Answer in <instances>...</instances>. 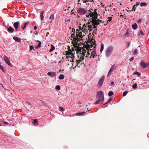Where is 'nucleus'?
Here are the masks:
<instances>
[{"label":"nucleus","mask_w":149,"mask_h":149,"mask_svg":"<svg viewBox=\"0 0 149 149\" xmlns=\"http://www.w3.org/2000/svg\"><path fill=\"white\" fill-rule=\"evenodd\" d=\"M104 47V45L103 43H102L101 44V46L100 47V52L101 53L103 51Z\"/></svg>","instance_id":"4be33fe9"},{"label":"nucleus","mask_w":149,"mask_h":149,"mask_svg":"<svg viewBox=\"0 0 149 149\" xmlns=\"http://www.w3.org/2000/svg\"><path fill=\"white\" fill-rule=\"evenodd\" d=\"M80 30H79V29H76V34H78L79 32V31Z\"/></svg>","instance_id":"c03bdc74"},{"label":"nucleus","mask_w":149,"mask_h":149,"mask_svg":"<svg viewBox=\"0 0 149 149\" xmlns=\"http://www.w3.org/2000/svg\"><path fill=\"white\" fill-rule=\"evenodd\" d=\"M13 39L15 41L19 42L20 41V39L17 37H13Z\"/></svg>","instance_id":"b1692460"},{"label":"nucleus","mask_w":149,"mask_h":149,"mask_svg":"<svg viewBox=\"0 0 149 149\" xmlns=\"http://www.w3.org/2000/svg\"><path fill=\"white\" fill-rule=\"evenodd\" d=\"M133 74L136 75H137L139 77L141 75V74L139 72L136 71L135 72L133 73Z\"/></svg>","instance_id":"bb28decb"},{"label":"nucleus","mask_w":149,"mask_h":149,"mask_svg":"<svg viewBox=\"0 0 149 149\" xmlns=\"http://www.w3.org/2000/svg\"><path fill=\"white\" fill-rule=\"evenodd\" d=\"M132 9L134 10V11H135L136 9V6L134 5L133 6Z\"/></svg>","instance_id":"a18cd8bd"},{"label":"nucleus","mask_w":149,"mask_h":149,"mask_svg":"<svg viewBox=\"0 0 149 149\" xmlns=\"http://www.w3.org/2000/svg\"><path fill=\"white\" fill-rule=\"evenodd\" d=\"M112 17H108V19L107 20V22H110L111 21Z\"/></svg>","instance_id":"ea45409f"},{"label":"nucleus","mask_w":149,"mask_h":149,"mask_svg":"<svg viewBox=\"0 0 149 149\" xmlns=\"http://www.w3.org/2000/svg\"><path fill=\"white\" fill-rule=\"evenodd\" d=\"M108 94L109 96L110 97L113 95V93L112 91H110L109 92Z\"/></svg>","instance_id":"7c9ffc66"},{"label":"nucleus","mask_w":149,"mask_h":149,"mask_svg":"<svg viewBox=\"0 0 149 149\" xmlns=\"http://www.w3.org/2000/svg\"><path fill=\"white\" fill-rule=\"evenodd\" d=\"M77 65L78 67H80V65L82 64L81 61L80 59H79L78 60H77Z\"/></svg>","instance_id":"5701e85b"},{"label":"nucleus","mask_w":149,"mask_h":149,"mask_svg":"<svg viewBox=\"0 0 149 149\" xmlns=\"http://www.w3.org/2000/svg\"><path fill=\"white\" fill-rule=\"evenodd\" d=\"M54 14H52L49 17V19L52 20H53L54 19Z\"/></svg>","instance_id":"c756f323"},{"label":"nucleus","mask_w":149,"mask_h":149,"mask_svg":"<svg viewBox=\"0 0 149 149\" xmlns=\"http://www.w3.org/2000/svg\"><path fill=\"white\" fill-rule=\"evenodd\" d=\"M82 31H80L78 33V34H76V36L75 35V30L74 28H73L72 29V32H73V33L71 35L72 38H73V39L75 41H79L82 39L83 36H84V34H82Z\"/></svg>","instance_id":"7ed1b4c3"},{"label":"nucleus","mask_w":149,"mask_h":149,"mask_svg":"<svg viewBox=\"0 0 149 149\" xmlns=\"http://www.w3.org/2000/svg\"><path fill=\"white\" fill-rule=\"evenodd\" d=\"M84 1H83V3H86V2H88L90 1L89 0H84Z\"/></svg>","instance_id":"8fccbe9b"},{"label":"nucleus","mask_w":149,"mask_h":149,"mask_svg":"<svg viewBox=\"0 0 149 149\" xmlns=\"http://www.w3.org/2000/svg\"><path fill=\"white\" fill-rule=\"evenodd\" d=\"M47 74L51 77H54L56 75L55 72H49L47 73Z\"/></svg>","instance_id":"ddd939ff"},{"label":"nucleus","mask_w":149,"mask_h":149,"mask_svg":"<svg viewBox=\"0 0 149 149\" xmlns=\"http://www.w3.org/2000/svg\"><path fill=\"white\" fill-rule=\"evenodd\" d=\"M112 99L111 98H110L109 99L108 102H107L105 104H107L110 102H111L112 101Z\"/></svg>","instance_id":"79ce46f5"},{"label":"nucleus","mask_w":149,"mask_h":149,"mask_svg":"<svg viewBox=\"0 0 149 149\" xmlns=\"http://www.w3.org/2000/svg\"><path fill=\"white\" fill-rule=\"evenodd\" d=\"M55 54H57L56 52V53H55Z\"/></svg>","instance_id":"338daca9"},{"label":"nucleus","mask_w":149,"mask_h":149,"mask_svg":"<svg viewBox=\"0 0 149 149\" xmlns=\"http://www.w3.org/2000/svg\"><path fill=\"white\" fill-rule=\"evenodd\" d=\"M55 49V47L52 45H51V48L49 51V52H52Z\"/></svg>","instance_id":"aec40b11"},{"label":"nucleus","mask_w":149,"mask_h":149,"mask_svg":"<svg viewBox=\"0 0 149 149\" xmlns=\"http://www.w3.org/2000/svg\"><path fill=\"white\" fill-rule=\"evenodd\" d=\"M137 85L136 83H135L132 85V87L134 88H136L137 87Z\"/></svg>","instance_id":"e433bc0d"},{"label":"nucleus","mask_w":149,"mask_h":149,"mask_svg":"<svg viewBox=\"0 0 149 149\" xmlns=\"http://www.w3.org/2000/svg\"><path fill=\"white\" fill-rule=\"evenodd\" d=\"M59 111H63L64 110L63 108V107H59Z\"/></svg>","instance_id":"a19ab883"},{"label":"nucleus","mask_w":149,"mask_h":149,"mask_svg":"<svg viewBox=\"0 0 149 149\" xmlns=\"http://www.w3.org/2000/svg\"><path fill=\"white\" fill-rule=\"evenodd\" d=\"M19 22H15L13 24V26L14 28L15 29V31H17V29H18L19 25Z\"/></svg>","instance_id":"4468645a"},{"label":"nucleus","mask_w":149,"mask_h":149,"mask_svg":"<svg viewBox=\"0 0 149 149\" xmlns=\"http://www.w3.org/2000/svg\"><path fill=\"white\" fill-rule=\"evenodd\" d=\"M132 0H131V1L132 2Z\"/></svg>","instance_id":"680f3d73"},{"label":"nucleus","mask_w":149,"mask_h":149,"mask_svg":"<svg viewBox=\"0 0 149 149\" xmlns=\"http://www.w3.org/2000/svg\"><path fill=\"white\" fill-rule=\"evenodd\" d=\"M79 28L80 30H81L83 33L86 35L88 33L89 31H92V30L93 28L95 29V27H94L92 25L90 22H88L87 23L83 24L81 28V26H79Z\"/></svg>","instance_id":"f03ea898"},{"label":"nucleus","mask_w":149,"mask_h":149,"mask_svg":"<svg viewBox=\"0 0 149 149\" xmlns=\"http://www.w3.org/2000/svg\"><path fill=\"white\" fill-rule=\"evenodd\" d=\"M147 3H140V6L141 7L145 6H147Z\"/></svg>","instance_id":"c85d7f7f"},{"label":"nucleus","mask_w":149,"mask_h":149,"mask_svg":"<svg viewBox=\"0 0 149 149\" xmlns=\"http://www.w3.org/2000/svg\"><path fill=\"white\" fill-rule=\"evenodd\" d=\"M139 3L138 2H136V6H137L139 5Z\"/></svg>","instance_id":"3c124183"},{"label":"nucleus","mask_w":149,"mask_h":149,"mask_svg":"<svg viewBox=\"0 0 149 149\" xmlns=\"http://www.w3.org/2000/svg\"><path fill=\"white\" fill-rule=\"evenodd\" d=\"M134 59V58L133 57H131L130 59V61H133Z\"/></svg>","instance_id":"09e8293b"},{"label":"nucleus","mask_w":149,"mask_h":149,"mask_svg":"<svg viewBox=\"0 0 149 149\" xmlns=\"http://www.w3.org/2000/svg\"><path fill=\"white\" fill-rule=\"evenodd\" d=\"M101 5L102 7H103L104 6V5L102 3H101Z\"/></svg>","instance_id":"5fc2aeb1"},{"label":"nucleus","mask_w":149,"mask_h":149,"mask_svg":"<svg viewBox=\"0 0 149 149\" xmlns=\"http://www.w3.org/2000/svg\"><path fill=\"white\" fill-rule=\"evenodd\" d=\"M128 92L127 91H125L123 93V96L124 97L127 94Z\"/></svg>","instance_id":"58836bf2"},{"label":"nucleus","mask_w":149,"mask_h":149,"mask_svg":"<svg viewBox=\"0 0 149 149\" xmlns=\"http://www.w3.org/2000/svg\"><path fill=\"white\" fill-rule=\"evenodd\" d=\"M128 46H129L130 45V43H128Z\"/></svg>","instance_id":"052dcab7"},{"label":"nucleus","mask_w":149,"mask_h":149,"mask_svg":"<svg viewBox=\"0 0 149 149\" xmlns=\"http://www.w3.org/2000/svg\"><path fill=\"white\" fill-rule=\"evenodd\" d=\"M43 11H42V13L40 14V18L41 19V20H42L44 18V16H43Z\"/></svg>","instance_id":"cd10ccee"},{"label":"nucleus","mask_w":149,"mask_h":149,"mask_svg":"<svg viewBox=\"0 0 149 149\" xmlns=\"http://www.w3.org/2000/svg\"><path fill=\"white\" fill-rule=\"evenodd\" d=\"M38 41L39 42L38 45L36 47V48L37 49H38L41 46V42L40 41H39V40H38Z\"/></svg>","instance_id":"a878e982"},{"label":"nucleus","mask_w":149,"mask_h":149,"mask_svg":"<svg viewBox=\"0 0 149 149\" xmlns=\"http://www.w3.org/2000/svg\"><path fill=\"white\" fill-rule=\"evenodd\" d=\"M66 58L68 59V60L70 58V61H71V60L72 59V58L74 57V55L71 52H67L66 54Z\"/></svg>","instance_id":"6e6552de"},{"label":"nucleus","mask_w":149,"mask_h":149,"mask_svg":"<svg viewBox=\"0 0 149 149\" xmlns=\"http://www.w3.org/2000/svg\"><path fill=\"white\" fill-rule=\"evenodd\" d=\"M37 29V27L36 26H35L34 27V29L35 30H36Z\"/></svg>","instance_id":"603ef678"},{"label":"nucleus","mask_w":149,"mask_h":149,"mask_svg":"<svg viewBox=\"0 0 149 149\" xmlns=\"http://www.w3.org/2000/svg\"><path fill=\"white\" fill-rule=\"evenodd\" d=\"M90 17H92L91 19H90L91 24L94 27H95V28H96L97 26L100 24L99 22H100V20L97 19V16L93 15V13H92V14H91Z\"/></svg>","instance_id":"20e7f679"},{"label":"nucleus","mask_w":149,"mask_h":149,"mask_svg":"<svg viewBox=\"0 0 149 149\" xmlns=\"http://www.w3.org/2000/svg\"><path fill=\"white\" fill-rule=\"evenodd\" d=\"M125 36H127V37H129L130 36V34H129V32L128 31H127L125 34Z\"/></svg>","instance_id":"f704fd0d"},{"label":"nucleus","mask_w":149,"mask_h":149,"mask_svg":"<svg viewBox=\"0 0 149 149\" xmlns=\"http://www.w3.org/2000/svg\"><path fill=\"white\" fill-rule=\"evenodd\" d=\"M38 121L36 119H34L33 121V123L34 124V125H36V124L37 123Z\"/></svg>","instance_id":"72a5a7b5"},{"label":"nucleus","mask_w":149,"mask_h":149,"mask_svg":"<svg viewBox=\"0 0 149 149\" xmlns=\"http://www.w3.org/2000/svg\"><path fill=\"white\" fill-rule=\"evenodd\" d=\"M7 31L8 32L10 33H13L14 31V29L11 27L8 28Z\"/></svg>","instance_id":"dca6fc26"},{"label":"nucleus","mask_w":149,"mask_h":149,"mask_svg":"<svg viewBox=\"0 0 149 149\" xmlns=\"http://www.w3.org/2000/svg\"><path fill=\"white\" fill-rule=\"evenodd\" d=\"M140 33L142 36H144L145 35L144 33L143 32L142 30L140 31Z\"/></svg>","instance_id":"37998d69"},{"label":"nucleus","mask_w":149,"mask_h":149,"mask_svg":"<svg viewBox=\"0 0 149 149\" xmlns=\"http://www.w3.org/2000/svg\"><path fill=\"white\" fill-rule=\"evenodd\" d=\"M105 78L104 76H103L100 79L97 84V86L98 87H101L103 84Z\"/></svg>","instance_id":"0eeeda50"},{"label":"nucleus","mask_w":149,"mask_h":149,"mask_svg":"<svg viewBox=\"0 0 149 149\" xmlns=\"http://www.w3.org/2000/svg\"><path fill=\"white\" fill-rule=\"evenodd\" d=\"M113 49V47L112 45L109 46L105 50V55L106 56L108 57L110 56L112 54Z\"/></svg>","instance_id":"423d86ee"},{"label":"nucleus","mask_w":149,"mask_h":149,"mask_svg":"<svg viewBox=\"0 0 149 149\" xmlns=\"http://www.w3.org/2000/svg\"><path fill=\"white\" fill-rule=\"evenodd\" d=\"M3 59L6 63L8 65L11 66H12V64L10 63L9 58L8 57L6 56H4L3 57Z\"/></svg>","instance_id":"f8f14e48"},{"label":"nucleus","mask_w":149,"mask_h":149,"mask_svg":"<svg viewBox=\"0 0 149 149\" xmlns=\"http://www.w3.org/2000/svg\"><path fill=\"white\" fill-rule=\"evenodd\" d=\"M111 85H112L114 84V82L113 81L111 82Z\"/></svg>","instance_id":"864d4df0"},{"label":"nucleus","mask_w":149,"mask_h":149,"mask_svg":"<svg viewBox=\"0 0 149 149\" xmlns=\"http://www.w3.org/2000/svg\"><path fill=\"white\" fill-rule=\"evenodd\" d=\"M49 34V33H48V32H47V33H46V36H48V35Z\"/></svg>","instance_id":"6e6d98bb"},{"label":"nucleus","mask_w":149,"mask_h":149,"mask_svg":"<svg viewBox=\"0 0 149 149\" xmlns=\"http://www.w3.org/2000/svg\"><path fill=\"white\" fill-rule=\"evenodd\" d=\"M85 113V112L84 111L81 112H79L75 114L76 115L78 116H81L83 115H84Z\"/></svg>","instance_id":"412c9836"},{"label":"nucleus","mask_w":149,"mask_h":149,"mask_svg":"<svg viewBox=\"0 0 149 149\" xmlns=\"http://www.w3.org/2000/svg\"><path fill=\"white\" fill-rule=\"evenodd\" d=\"M77 12L80 14L84 15L86 13L87 11L85 10L84 8H79L77 9Z\"/></svg>","instance_id":"1a4fd4ad"},{"label":"nucleus","mask_w":149,"mask_h":149,"mask_svg":"<svg viewBox=\"0 0 149 149\" xmlns=\"http://www.w3.org/2000/svg\"><path fill=\"white\" fill-rule=\"evenodd\" d=\"M64 78V76L63 74H61L59 76L58 78L60 79H63Z\"/></svg>","instance_id":"393cba45"},{"label":"nucleus","mask_w":149,"mask_h":149,"mask_svg":"<svg viewBox=\"0 0 149 149\" xmlns=\"http://www.w3.org/2000/svg\"><path fill=\"white\" fill-rule=\"evenodd\" d=\"M72 68H75L76 66L78 67V65H77V60H76L75 61H73L72 62Z\"/></svg>","instance_id":"2eb2a0df"},{"label":"nucleus","mask_w":149,"mask_h":149,"mask_svg":"<svg viewBox=\"0 0 149 149\" xmlns=\"http://www.w3.org/2000/svg\"><path fill=\"white\" fill-rule=\"evenodd\" d=\"M29 23L28 22H26L25 23L22 29L24 30L26 28L27 25L29 24Z\"/></svg>","instance_id":"2f4dec72"},{"label":"nucleus","mask_w":149,"mask_h":149,"mask_svg":"<svg viewBox=\"0 0 149 149\" xmlns=\"http://www.w3.org/2000/svg\"><path fill=\"white\" fill-rule=\"evenodd\" d=\"M30 49L31 50L33 49V47L32 45H30Z\"/></svg>","instance_id":"de8ad7c7"},{"label":"nucleus","mask_w":149,"mask_h":149,"mask_svg":"<svg viewBox=\"0 0 149 149\" xmlns=\"http://www.w3.org/2000/svg\"><path fill=\"white\" fill-rule=\"evenodd\" d=\"M97 100L95 103V104H100L101 102L104 101V97L103 93L102 91H100L97 92Z\"/></svg>","instance_id":"39448f33"},{"label":"nucleus","mask_w":149,"mask_h":149,"mask_svg":"<svg viewBox=\"0 0 149 149\" xmlns=\"http://www.w3.org/2000/svg\"><path fill=\"white\" fill-rule=\"evenodd\" d=\"M1 126V125L0 124V126Z\"/></svg>","instance_id":"69168bd1"},{"label":"nucleus","mask_w":149,"mask_h":149,"mask_svg":"<svg viewBox=\"0 0 149 149\" xmlns=\"http://www.w3.org/2000/svg\"><path fill=\"white\" fill-rule=\"evenodd\" d=\"M142 20V19H139L137 22V23L139 25L140 24H141V22Z\"/></svg>","instance_id":"c9c22d12"},{"label":"nucleus","mask_w":149,"mask_h":149,"mask_svg":"<svg viewBox=\"0 0 149 149\" xmlns=\"http://www.w3.org/2000/svg\"><path fill=\"white\" fill-rule=\"evenodd\" d=\"M116 65L114 64L111 67V68L110 69L107 74L108 76H110L112 72L114 71V70L116 69Z\"/></svg>","instance_id":"9b49d317"},{"label":"nucleus","mask_w":149,"mask_h":149,"mask_svg":"<svg viewBox=\"0 0 149 149\" xmlns=\"http://www.w3.org/2000/svg\"><path fill=\"white\" fill-rule=\"evenodd\" d=\"M55 89L57 90H60V86L59 85L56 86L55 87Z\"/></svg>","instance_id":"4c0bfd02"},{"label":"nucleus","mask_w":149,"mask_h":149,"mask_svg":"<svg viewBox=\"0 0 149 149\" xmlns=\"http://www.w3.org/2000/svg\"><path fill=\"white\" fill-rule=\"evenodd\" d=\"M95 28H95V29L93 28L92 30V31H93V34L94 36L95 35H97V29Z\"/></svg>","instance_id":"a211bd4d"},{"label":"nucleus","mask_w":149,"mask_h":149,"mask_svg":"<svg viewBox=\"0 0 149 149\" xmlns=\"http://www.w3.org/2000/svg\"><path fill=\"white\" fill-rule=\"evenodd\" d=\"M138 53L137 52V49H135L134 50V52H133V55H136V54Z\"/></svg>","instance_id":"473e14b6"},{"label":"nucleus","mask_w":149,"mask_h":149,"mask_svg":"<svg viewBox=\"0 0 149 149\" xmlns=\"http://www.w3.org/2000/svg\"><path fill=\"white\" fill-rule=\"evenodd\" d=\"M140 65L142 67L143 69L147 68L149 66V62L145 63L142 61L140 63Z\"/></svg>","instance_id":"9d476101"},{"label":"nucleus","mask_w":149,"mask_h":149,"mask_svg":"<svg viewBox=\"0 0 149 149\" xmlns=\"http://www.w3.org/2000/svg\"><path fill=\"white\" fill-rule=\"evenodd\" d=\"M74 42V45L75 49V51L77 54L78 56V57H80V59L83 60L84 58V56H85L86 58L89 57L91 58H96L98 56L96 54V45L93 44L91 45L89 47V50L85 49H80L78 48L79 46V42H77L78 41H75L73 39Z\"/></svg>","instance_id":"f257e3e1"},{"label":"nucleus","mask_w":149,"mask_h":149,"mask_svg":"<svg viewBox=\"0 0 149 149\" xmlns=\"http://www.w3.org/2000/svg\"><path fill=\"white\" fill-rule=\"evenodd\" d=\"M8 124V123L7 122H6L5 123V124Z\"/></svg>","instance_id":"bf43d9fd"},{"label":"nucleus","mask_w":149,"mask_h":149,"mask_svg":"<svg viewBox=\"0 0 149 149\" xmlns=\"http://www.w3.org/2000/svg\"><path fill=\"white\" fill-rule=\"evenodd\" d=\"M0 68L3 72L5 73L6 69L4 68V66L1 65H0Z\"/></svg>","instance_id":"f3484780"},{"label":"nucleus","mask_w":149,"mask_h":149,"mask_svg":"<svg viewBox=\"0 0 149 149\" xmlns=\"http://www.w3.org/2000/svg\"><path fill=\"white\" fill-rule=\"evenodd\" d=\"M30 33H32V31H31V32H30Z\"/></svg>","instance_id":"0e129e2a"},{"label":"nucleus","mask_w":149,"mask_h":149,"mask_svg":"<svg viewBox=\"0 0 149 149\" xmlns=\"http://www.w3.org/2000/svg\"><path fill=\"white\" fill-rule=\"evenodd\" d=\"M89 1L91 2H94V1H93V0H89Z\"/></svg>","instance_id":"4d7b16f0"},{"label":"nucleus","mask_w":149,"mask_h":149,"mask_svg":"<svg viewBox=\"0 0 149 149\" xmlns=\"http://www.w3.org/2000/svg\"><path fill=\"white\" fill-rule=\"evenodd\" d=\"M70 19H69V20H65V22H66L67 21H70Z\"/></svg>","instance_id":"13d9d810"},{"label":"nucleus","mask_w":149,"mask_h":149,"mask_svg":"<svg viewBox=\"0 0 149 149\" xmlns=\"http://www.w3.org/2000/svg\"><path fill=\"white\" fill-rule=\"evenodd\" d=\"M91 14H91V13L90 14H89L88 13H87L86 15V16L87 17H88L89 15L90 16Z\"/></svg>","instance_id":"49530a36"},{"label":"nucleus","mask_w":149,"mask_h":149,"mask_svg":"<svg viewBox=\"0 0 149 149\" xmlns=\"http://www.w3.org/2000/svg\"><path fill=\"white\" fill-rule=\"evenodd\" d=\"M79 1V0H78V1Z\"/></svg>","instance_id":"774afa93"},{"label":"nucleus","mask_w":149,"mask_h":149,"mask_svg":"<svg viewBox=\"0 0 149 149\" xmlns=\"http://www.w3.org/2000/svg\"><path fill=\"white\" fill-rule=\"evenodd\" d=\"M137 25L136 23H135L132 25V27L133 29L136 30L137 28Z\"/></svg>","instance_id":"6ab92c4d"},{"label":"nucleus","mask_w":149,"mask_h":149,"mask_svg":"<svg viewBox=\"0 0 149 149\" xmlns=\"http://www.w3.org/2000/svg\"><path fill=\"white\" fill-rule=\"evenodd\" d=\"M90 110V109L89 110H88V111H89V110Z\"/></svg>","instance_id":"e2e57ef3"}]
</instances>
